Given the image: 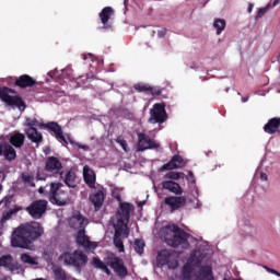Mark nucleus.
Wrapping results in <instances>:
<instances>
[{
	"mask_svg": "<svg viewBox=\"0 0 280 280\" xmlns=\"http://www.w3.org/2000/svg\"><path fill=\"white\" fill-rule=\"evenodd\" d=\"M167 35V28H162L161 31L158 32L159 38H165Z\"/></svg>",
	"mask_w": 280,
	"mask_h": 280,
	"instance_id": "nucleus-50",
	"label": "nucleus"
},
{
	"mask_svg": "<svg viewBox=\"0 0 280 280\" xmlns=\"http://www.w3.org/2000/svg\"><path fill=\"white\" fill-rule=\"evenodd\" d=\"M242 102H244V103L248 102V97H243Z\"/></svg>",
	"mask_w": 280,
	"mask_h": 280,
	"instance_id": "nucleus-57",
	"label": "nucleus"
},
{
	"mask_svg": "<svg viewBox=\"0 0 280 280\" xmlns=\"http://www.w3.org/2000/svg\"><path fill=\"white\" fill-rule=\"evenodd\" d=\"M38 194H45V188L39 187V189H38Z\"/></svg>",
	"mask_w": 280,
	"mask_h": 280,
	"instance_id": "nucleus-54",
	"label": "nucleus"
},
{
	"mask_svg": "<svg viewBox=\"0 0 280 280\" xmlns=\"http://www.w3.org/2000/svg\"><path fill=\"white\" fill-rule=\"evenodd\" d=\"M75 242L79 246H83L85 250H95V248H97V243L92 242L91 240H89V236H86L85 229H81L78 231Z\"/></svg>",
	"mask_w": 280,
	"mask_h": 280,
	"instance_id": "nucleus-12",
	"label": "nucleus"
},
{
	"mask_svg": "<svg viewBox=\"0 0 280 280\" xmlns=\"http://www.w3.org/2000/svg\"><path fill=\"white\" fill-rule=\"evenodd\" d=\"M164 205L171 209V213H174V211H178V209H183L187 205V199L185 197L171 196L164 199Z\"/></svg>",
	"mask_w": 280,
	"mask_h": 280,
	"instance_id": "nucleus-13",
	"label": "nucleus"
},
{
	"mask_svg": "<svg viewBox=\"0 0 280 280\" xmlns=\"http://www.w3.org/2000/svg\"><path fill=\"white\" fill-rule=\"evenodd\" d=\"M128 235H130V230L128 229V224L126 223V221H118V223L115 225L114 236L127 240Z\"/></svg>",
	"mask_w": 280,
	"mask_h": 280,
	"instance_id": "nucleus-24",
	"label": "nucleus"
},
{
	"mask_svg": "<svg viewBox=\"0 0 280 280\" xmlns=\"http://www.w3.org/2000/svg\"><path fill=\"white\" fill-rule=\"evenodd\" d=\"M3 190V186L0 184V192Z\"/></svg>",
	"mask_w": 280,
	"mask_h": 280,
	"instance_id": "nucleus-58",
	"label": "nucleus"
},
{
	"mask_svg": "<svg viewBox=\"0 0 280 280\" xmlns=\"http://www.w3.org/2000/svg\"><path fill=\"white\" fill-rule=\"evenodd\" d=\"M0 156H4L5 161L12 162L16 160V150L10 143L0 144Z\"/></svg>",
	"mask_w": 280,
	"mask_h": 280,
	"instance_id": "nucleus-17",
	"label": "nucleus"
},
{
	"mask_svg": "<svg viewBox=\"0 0 280 280\" xmlns=\"http://www.w3.org/2000/svg\"><path fill=\"white\" fill-rule=\"evenodd\" d=\"M59 260L63 261L66 266H72L77 272H82V268L89 264V256L80 249H75L73 253L63 252L59 256Z\"/></svg>",
	"mask_w": 280,
	"mask_h": 280,
	"instance_id": "nucleus-3",
	"label": "nucleus"
},
{
	"mask_svg": "<svg viewBox=\"0 0 280 280\" xmlns=\"http://www.w3.org/2000/svg\"><path fill=\"white\" fill-rule=\"evenodd\" d=\"M268 10H270V4H268V5L265 7V8L259 9L258 12H257V14H256V16H255V19H256V20H257V19H261V16H264V14H266V12H268Z\"/></svg>",
	"mask_w": 280,
	"mask_h": 280,
	"instance_id": "nucleus-46",
	"label": "nucleus"
},
{
	"mask_svg": "<svg viewBox=\"0 0 280 280\" xmlns=\"http://www.w3.org/2000/svg\"><path fill=\"white\" fill-rule=\"evenodd\" d=\"M49 202L45 199L34 200L28 207H26L27 213L33 220H40L45 213H47V207Z\"/></svg>",
	"mask_w": 280,
	"mask_h": 280,
	"instance_id": "nucleus-8",
	"label": "nucleus"
},
{
	"mask_svg": "<svg viewBox=\"0 0 280 280\" xmlns=\"http://www.w3.org/2000/svg\"><path fill=\"white\" fill-rule=\"evenodd\" d=\"M83 179L85 185H88V187H90V189H95V172H93V170H91V167L89 165H85L83 167Z\"/></svg>",
	"mask_w": 280,
	"mask_h": 280,
	"instance_id": "nucleus-20",
	"label": "nucleus"
},
{
	"mask_svg": "<svg viewBox=\"0 0 280 280\" xmlns=\"http://www.w3.org/2000/svg\"><path fill=\"white\" fill-rule=\"evenodd\" d=\"M19 210L18 209H11L7 212H3L2 218L0 220V224L3 226V224H5V222H8V220L12 219V215L14 213H16Z\"/></svg>",
	"mask_w": 280,
	"mask_h": 280,
	"instance_id": "nucleus-37",
	"label": "nucleus"
},
{
	"mask_svg": "<svg viewBox=\"0 0 280 280\" xmlns=\"http://www.w3.org/2000/svg\"><path fill=\"white\" fill-rule=\"evenodd\" d=\"M115 10L112 7H105L100 12L98 16L101 19V23L103 24L104 30H110L113 25L108 23L110 21V18L114 16Z\"/></svg>",
	"mask_w": 280,
	"mask_h": 280,
	"instance_id": "nucleus-16",
	"label": "nucleus"
},
{
	"mask_svg": "<svg viewBox=\"0 0 280 280\" xmlns=\"http://www.w3.org/2000/svg\"><path fill=\"white\" fill-rule=\"evenodd\" d=\"M185 176V173H178V172H168L165 175V178L167 180H180Z\"/></svg>",
	"mask_w": 280,
	"mask_h": 280,
	"instance_id": "nucleus-38",
	"label": "nucleus"
},
{
	"mask_svg": "<svg viewBox=\"0 0 280 280\" xmlns=\"http://www.w3.org/2000/svg\"><path fill=\"white\" fill-rule=\"evenodd\" d=\"M92 266L94 268H96V270H102V272H105V275H107V277H110V275H113L110 269H108V266H109L108 262L105 264L104 261H102V259H100V257L93 258Z\"/></svg>",
	"mask_w": 280,
	"mask_h": 280,
	"instance_id": "nucleus-28",
	"label": "nucleus"
},
{
	"mask_svg": "<svg viewBox=\"0 0 280 280\" xmlns=\"http://www.w3.org/2000/svg\"><path fill=\"white\" fill-rule=\"evenodd\" d=\"M149 93L153 97H156V96L161 95V93H163V89L149 85Z\"/></svg>",
	"mask_w": 280,
	"mask_h": 280,
	"instance_id": "nucleus-44",
	"label": "nucleus"
},
{
	"mask_svg": "<svg viewBox=\"0 0 280 280\" xmlns=\"http://www.w3.org/2000/svg\"><path fill=\"white\" fill-rule=\"evenodd\" d=\"M105 196H104V191L98 190L95 194H92L90 196V202H92V205L95 208V211H100L104 205V200H105Z\"/></svg>",
	"mask_w": 280,
	"mask_h": 280,
	"instance_id": "nucleus-23",
	"label": "nucleus"
},
{
	"mask_svg": "<svg viewBox=\"0 0 280 280\" xmlns=\"http://www.w3.org/2000/svg\"><path fill=\"white\" fill-rule=\"evenodd\" d=\"M253 8H254V4L253 3H248L247 12L249 14H250V12H253Z\"/></svg>",
	"mask_w": 280,
	"mask_h": 280,
	"instance_id": "nucleus-53",
	"label": "nucleus"
},
{
	"mask_svg": "<svg viewBox=\"0 0 280 280\" xmlns=\"http://www.w3.org/2000/svg\"><path fill=\"white\" fill-rule=\"evenodd\" d=\"M280 128V118L273 117L268 120V122L264 126V130L267 135H275L279 132Z\"/></svg>",
	"mask_w": 280,
	"mask_h": 280,
	"instance_id": "nucleus-21",
	"label": "nucleus"
},
{
	"mask_svg": "<svg viewBox=\"0 0 280 280\" xmlns=\"http://www.w3.org/2000/svg\"><path fill=\"white\" fill-rule=\"evenodd\" d=\"M84 222H86V219L80 213L74 214L70 220V224L72 229H80V230L85 229Z\"/></svg>",
	"mask_w": 280,
	"mask_h": 280,
	"instance_id": "nucleus-30",
	"label": "nucleus"
},
{
	"mask_svg": "<svg viewBox=\"0 0 280 280\" xmlns=\"http://www.w3.org/2000/svg\"><path fill=\"white\" fill-rule=\"evenodd\" d=\"M62 183H50V190L48 194L49 201L51 205L57 207H65L69 202V195L62 190Z\"/></svg>",
	"mask_w": 280,
	"mask_h": 280,
	"instance_id": "nucleus-5",
	"label": "nucleus"
},
{
	"mask_svg": "<svg viewBox=\"0 0 280 280\" xmlns=\"http://www.w3.org/2000/svg\"><path fill=\"white\" fill-rule=\"evenodd\" d=\"M260 179H261V180H268V174L261 173V174H260Z\"/></svg>",
	"mask_w": 280,
	"mask_h": 280,
	"instance_id": "nucleus-52",
	"label": "nucleus"
},
{
	"mask_svg": "<svg viewBox=\"0 0 280 280\" xmlns=\"http://www.w3.org/2000/svg\"><path fill=\"white\" fill-rule=\"evenodd\" d=\"M20 259L21 261H23V264H30V266H38V261H36V258L30 256V254H22Z\"/></svg>",
	"mask_w": 280,
	"mask_h": 280,
	"instance_id": "nucleus-35",
	"label": "nucleus"
},
{
	"mask_svg": "<svg viewBox=\"0 0 280 280\" xmlns=\"http://www.w3.org/2000/svg\"><path fill=\"white\" fill-rule=\"evenodd\" d=\"M47 176L44 173H40V171H37L36 174V180H46Z\"/></svg>",
	"mask_w": 280,
	"mask_h": 280,
	"instance_id": "nucleus-49",
	"label": "nucleus"
},
{
	"mask_svg": "<svg viewBox=\"0 0 280 280\" xmlns=\"http://www.w3.org/2000/svg\"><path fill=\"white\" fill-rule=\"evenodd\" d=\"M114 246L118 248L119 253H126V247L124 246V241L121 236H114Z\"/></svg>",
	"mask_w": 280,
	"mask_h": 280,
	"instance_id": "nucleus-41",
	"label": "nucleus"
},
{
	"mask_svg": "<svg viewBox=\"0 0 280 280\" xmlns=\"http://www.w3.org/2000/svg\"><path fill=\"white\" fill-rule=\"evenodd\" d=\"M187 180H188L189 183H196V176H194V172H189V173H188Z\"/></svg>",
	"mask_w": 280,
	"mask_h": 280,
	"instance_id": "nucleus-51",
	"label": "nucleus"
},
{
	"mask_svg": "<svg viewBox=\"0 0 280 280\" xmlns=\"http://www.w3.org/2000/svg\"><path fill=\"white\" fill-rule=\"evenodd\" d=\"M45 228L40 222L31 221L28 223L21 224L15 228L11 234V246L12 248H24L30 250V246L43 237Z\"/></svg>",
	"mask_w": 280,
	"mask_h": 280,
	"instance_id": "nucleus-1",
	"label": "nucleus"
},
{
	"mask_svg": "<svg viewBox=\"0 0 280 280\" xmlns=\"http://www.w3.org/2000/svg\"><path fill=\"white\" fill-rule=\"evenodd\" d=\"M77 180H78V175H75V172L68 171L63 179V183L67 185V187H70L73 189L78 185Z\"/></svg>",
	"mask_w": 280,
	"mask_h": 280,
	"instance_id": "nucleus-29",
	"label": "nucleus"
},
{
	"mask_svg": "<svg viewBox=\"0 0 280 280\" xmlns=\"http://www.w3.org/2000/svg\"><path fill=\"white\" fill-rule=\"evenodd\" d=\"M40 128H45L48 132H54L55 139L57 141H62L66 145H69V141H67V138H65V133L62 132V126H60L56 121H49V122H42Z\"/></svg>",
	"mask_w": 280,
	"mask_h": 280,
	"instance_id": "nucleus-10",
	"label": "nucleus"
},
{
	"mask_svg": "<svg viewBox=\"0 0 280 280\" xmlns=\"http://www.w3.org/2000/svg\"><path fill=\"white\" fill-rule=\"evenodd\" d=\"M107 266L114 270L115 275H117L119 279H126L128 276V267L124 264V259L117 256L109 258Z\"/></svg>",
	"mask_w": 280,
	"mask_h": 280,
	"instance_id": "nucleus-9",
	"label": "nucleus"
},
{
	"mask_svg": "<svg viewBox=\"0 0 280 280\" xmlns=\"http://www.w3.org/2000/svg\"><path fill=\"white\" fill-rule=\"evenodd\" d=\"M54 276H55V280H69L71 279V277H69V273H67V271L63 270L62 267H55L52 269Z\"/></svg>",
	"mask_w": 280,
	"mask_h": 280,
	"instance_id": "nucleus-31",
	"label": "nucleus"
},
{
	"mask_svg": "<svg viewBox=\"0 0 280 280\" xmlns=\"http://www.w3.org/2000/svg\"><path fill=\"white\" fill-rule=\"evenodd\" d=\"M265 270H267V272H270V275H276V277H280V272L268 267V266H264Z\"/></svg>",
	"mask_w": 280,
	"mask_h": 280,
	"instance_id": "nucleus-48",
	"label": "nucleus"
},
{
	"mask_svg": "<svg viewBox=\"0 0 280 280\" xmlns=\"http://www.w3.org/2000/svg\"><path fill=\"white\" fill-rule=\"evenodd\" d=\"M149 124H165L167 121V110L165 103H155L149 112Z\"/></svg>",
	"mask_w": 280,
	"mask_h": 280,
	"instance_id": "nucleus-7",
	"label": "nucleus"
},
{
	"mask_svg": "<svg viewBox=\"0 0 280 280\" xmlns=\"http://www.w3.org/2000/svg\"><path fill=\"white\" fill-rule=\"evenodd\" d=\"M159 143L152 140L150 136L140 132L138 133V152H145V150H159Z\"/></svg>",
	"mask_w": 280,
	"mask_h": 280,
	"instance_id": "nucleus-11",
	"label": "nucleus"
},
{
	"mask_svg": "<svg viewBox=\"0 0 280 280\" xmlns=\"http://www.w3.org/2000/svg\"><path fill=\"white\" fill-rule=\"evenodd\" d=\"M164 240L168 246L173 248H189V233L180 229L178 225L172 224L164 228Z\"/></svg>",
	"mask_w": 280,
	"mask_h": 280,
	"instance_id": "nucleus-2",
	"label": "nucleus"
},
{
	"mask_svg": "<svg viewBox=\"0 0 280 280\" xmlns=\"http://www.w3.org/2000/svg\"><path fill=\"white\" fill-rule=\"evenodd\" d=\"M133 248L138 255H143L145 248V242L143 240H136L133 243Z\"/></svg>",
	"mask_w": 280,
	"mask_h": 280,
	"instance_id": "nucleus-36",
	"label": "nucleus"
},
{
	"mask_svg": "<svg viewBox=\"0 0 280 280\" xmlns=\"http://www.w3.org/2000/svg\"><path fill=\"white\" fill-rule=\"evenodd\" d=\"M40 124L43 122H38V119L36 118H26V121L24 122V126L26 127L24 132L32 143H43V133L36 129V126H38V128H43L40 127Z\"/></svg>",
	"mask_w": 280,
	"mask_h": 280,
	"instance_id": "nucleus-6",
	"label": "nucleus"
},
{
	"mask_svg": "<svg viewBox=\"0 0 280 280\" xmlns=\"http://www.w3.org/2000/svg\"><path fill=\"white\" fill-rule=\"evenodd\" d=\"M116 200H118V202H121V195L116 196Z\"/></svg>",
	"mask_w": 280,
	"mask_h": 280,
	"instance_id": "nucleus-56",
	"label": "nucleus"
},
{
	"mask_svg": "<svg viewBox=\"0 0 280 280\" xmlns=\"http://www.w3.org/2000/svg\"><path fill=\"white\" fill-rule=\"evenodd\" d=\"M22 183L24 185H28V187H36V183H34V174L33 173H22L21 174Z\"/></svg>",
	"mask_w": 280,
	"mask_h": 280,
	"instance_id": "nucleus-33",
	"label": "nucleus"
},
{
	"mask_svg": "<svg viewBox=\"0 0 280 280\" xmlns=\"http://www.w3.org/2000/svg\"><path fill=\"white\" fill-rule=\"evenodd\" d=\"M130 209H132V205L128 202L120 203L117 220L118 222H130Z\"/></svg>",
	"mask_w": 280,
	"mask_h": 280,
	"instance_id": "nucleus-19",
	"label": "nucleus"
},
{
	"mask_svg": "<svg viewBox=\"0 0 280 280\" xmlns=\"http://www.w3.org/2000/svg\"><path fill=\"white\" fill-rule=\"evenodd\" d=\"M185 167V160L179 154L173 155L171 161L162 165L159 172H172V170H178Z\"/></svg>",
	"mask_w": 280,
	"mask_h": 280,
	"instance_id": "nucleus-14",
	"label": "nucleus"
},
{
	"mask_svg": "<svg viewBox=\"0 0 280 280\" xmlns=\"http://www.w3.org/2000/svg\"><path fill=\"white\" fill-rule=\"evenodd\" d=\"M14 84L19 89H32V86H35L36 80L30 74H22L15 79Z\"/></svg>",
	"mask_w": 280,
	"mask_h": 280,
	"instance_id": "nucleus-18",
	"label": "nucleus"
},
{
	"mask_svg": "<svg viewBox=\"0 0 280 280\" xmlns=\"http://www.w3.org/2000/svg\"><path fill=\"white\" fill-rule=\"evenodd\" d=\"M14 93H16V91L8 86L0 88L1 102H3L7 106H11V108H19V110L22 112L25 110L27 108L25 101H23V97L14 95Z\"/></svg>",
	"mask_w": 280,
	"mask_h": 280,
	"instance_id": "nucleus-4",
	"label": "nucleus"
},
{
	"mask_svg": "<svg viewBox=\"0 0 280 280\" xmlns=\"http://www.w3.org/2000/svg\"><path fill=\"white\" fill-rule=\"evenodd\" d=\"M12 260L13 258L11 255L0 257V268L3 267L9 269L12 264Z\"/></svg>",
	"mask_w": 280,
	"mask_h": 280,
	"instance_id": "nucleus-39",
	"label": "nucleus"
},
{
	"mask_svg": "<svg viewBox=\"0 0 280 280\" xmlns=\"http://www.w3.org/2000/svg\"><path fill=\"white\" fill-rule=\"evenodd\" d=\"M9 143H11L13 148L21 149L22 145H25V135L15 131L10 136Z\"/></svg>",
	"mask_w": 280,
	"mask_h": 280,
	"instance_id": "nucleus-26",
	"label": "nucleus"
},
{
	"mask_svg": "<svg viewBox=\"0 0 280 280\" xmlns=\"http://www.w3.org/2000/svg\"><path fill=\"white\" fill-rule=\"evenodd\" d=\"M213 27L217 30V35L220 36L226 30V21L224 19H215Z\"/></svg>",
	"mask_w": 280,
	"mask_h": 280,
	"instance_id": "nucleus-32",
	"label": "nucleus"
},
{
	"mask_svg": "<svg viewBox=\"0 0 280 280\" xmlns=\"http://www.w3.org/2000/svg\"><path fill=\"white\" fill-rule=\"evenodd\" d=\"M135 91L138 93H149L150 91V84L145 83H137L133 85Z\"/></svg>",
	"mask_w": 280,
	"mask_h": 280,
	"instance_id": "nucleus-42",
	"label": "nucleus"
},
{
	"mask_svg": "<svg viewBox=\"0 0 280 280\" xmlns=\"http://www.w3.org/2000/svg\"><path fill=\"white\" fill-rule=\"evenodd\" d=\"M83 60H86V55H83Z\"/></svg>",
	"mask_w": 280,
	"mask_h": 280,
	"instance_id": "nucleus-59",
	"label": "nucleus"
},
{
	"mask_svg": "<svg viewBox=\"0 0 280 280\" xmlns=\"http://www.w3.org/2000/svg\"><path fill=\"white\" fill-rule=\"evenodd\" d=\"M182 275L185 279H189L191 277V267L189 265H184Z\"/></svg>",
	"mask_w": 280,
	"mask_h": 280,
	"instance_id": "nucleus-45",
	"label": "nucleus"
},
{
	"mask_svg": "<svg viewBox=\"0 0 280 280\" xmlns=\"http://www.w3.org/2000/svg\"><path fill=\"white\" fill-rule=\"evenodd\" d=\"M45 171L50 174H60V176H62V162L56 156H49L46 160Z\"/></svg>",
	"mask_w": 280,
	"mask_h": 280,
	"instance_id": "nucleus-15",
	"label": "nucleus"
},
{
	"mask_svg": "<svg viewBox=\"0 0 280 280\" xmlns=\"http://www.w3.org/2000/svg\"><path fill=\"white\" fill-rule=\"evenodd\" d=\"M116 143L120 144L124 152H130V148L128 147V142L121 136L116 138Z\"/></svg>",
	"mask_w": 280,
	"mask_h": 280,
	"instance_id": "nucleus-43",
	"label": "nucleus"
},
{
	"mask_svg": "<svg viewBox=\"0 0 280 280\" xmlns=\"http://www.w3.org/2000/svg\"><path fill=\"white\" fill-rule=\"evenodd\" d=\"M70 143L73 145L75 144L79 150H84L85 152H89L90 148L86 144H80L79 142H73V140L69 139Z\"/></svg>",
	"mask_w": 280,
	"mask_h": 280,
	"instance_id": "nucleus-47",
	"label": "nucleus"
},
{
	"mask_svg": "<svg viewBox=\"0 0 280 280\" xmlns=\"http://www.w3.org/2000/svg\"><path fill=\"white\" fill-rule=\"evenodd\" d=\"M198 268V280H213V267L205 265Z\"/></svg>",
	"mask_w": 280,
	"mask_h": 280,
	"instance_id": "nucleus-25",
	"label": "nucleus"
},
{
	"mask_svg": "<svg viewBox=\"0 0 280 280\" xmlns=\"http://www.w3.org/2000/svg\"><path fill=\"white\" fill-rule=\"evenodd\" d=\"M190 259H192L196 268H200L202 266V264L207 262V253L200 252V250H195L190 255Z\"/></svg>",
	"mask_w": 280,
	"mask_h": 280,
	"instance_id": "nucleus-27",
	"label": "nucleus"
},
{
	"mask_svg": "<svg viewBox=\"0 0 280 280\" xmlns=\"http://www.w3.org/2000/svg\"><path fill=\"white\" fill-rule=\"evenodd\" d=\"M9 270L19 275L23 272V265H21L19 261L12 260L11 265L9 266Z\"/></svg>",
	"mask_w": 280,
	"mask_h": 280,
	"instance_id": "nucleus-40",
	"label": "nucleus"
},
{
	"mask_svg": "<svg viewBox=\"0 0 280 280\" xmlns=\"http://www.w3.org/2000/svg\"><path fill=\"white\" fill-rule=\"evenodd\" d=\"M163 189H166L167 191H171V194H175V196H182L183 195V187H180V184L174 182V180H166L162 183Z\"/></svg>",
	"mask_w": 280,
	"mask_h": 280,
	"instance_id": "nucleus-22",
	"label": "nucleus"
},
{
	"mask_svg": "<svg viewBox=\"0 0 280 280\" xmlns=\"http://www.w3.org/2000/svg\"><path fill=\"white\" fill-rule=\"evenodd\" d=\"M158 261L159 264H167L170 261V252L167 249H162L158 254Z\"/></svg>",
	"mask_w": 280,
	"mask_h": 280,
	"instance_id": "nucleus-34",
	"label": "nucleus"
},
{
	"mask_svg": "<svg viewBox=\"0 0 280 280\" xmlns=\"http://www.w3.org/2000/svg\"><path fill=\"white\" fill-rule=\"evenodd\" d=\"M279 3H280V0H275V1H273V8H275L276 5H279Z\"/></svg>",
	"mask_w": 280,
	"mask_h": 280,
	"instance_id": "nucleus-55",
	"label": "nucleus"
}]
</instances>
